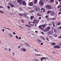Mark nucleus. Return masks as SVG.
<instances>
[{"instance_id": "1", "label": "nucleus", "mask_w": 61, "mask_h": 61, "mask_svg": "<svg viewBox=\"0 0 61 61\" xmlns=\"http://www.w3.org/2000/svg\"><path fill=\"white\" fill-rule=\"evenodd\" d=\"M50 26H48L47 27V28L45 30H44V31L45 32H48V31H49L50 29Z\"/></svg>"}, {"instance_id": "41", "label": "nucleus", "mask_w": 61, "mask_h": 61, "mask_svg": "<svg viewBox=\"0 0 61 61\" xmlns=\"http://www.w3.org/2000/svg\"><path fill=\"white\" fill-rule=\"evenodd\" d=\"M46 40H48V41H49V40H49V39L47 37L46 38Z\"/></svg>"}, {"instance_id": "11", "label": "nucleus", "mask_w": 61, "mask_h": 61, "mask_svg": "<svg viewBox=\"0 0 61 61\" xmlns=\"http://www.w3.org/2000/svg\"><path fill=\"white\" fill-rule=\"evenodd\" d=\"M28 4L30 6H32L33 5V3L32 2H30L28 3Z\"/></svg>"}, {"instance_id": "60", "label": "nucleus", "mask_w": 61, "mask_h": 61, "mask_svg": "<svg viewBox=\"0 0 61 61\" xmlns=\"http://www.w3.org/2000/svg\"><path fill=\"white\" fill-rule=\"evenodd\" d=\"M41 19V17H39V19Z\"/></svg>"}, {"instance_id": "44", "label": "nucleus", "mask_w": 61, "mask_h": 61, "mask_svg": "<svg viewBox=\"0 0 61 61\" xmlns=\"http://www.w3.org/2000/svg\"><path fill=\"white\" fill-rule=\"evenodd\" d=\"M7 7L8 8V9H10V7L8 6H7Z\"/></svg>"}, {"instance_id": "46", "label": "nucleus", "mask_w": 61, "mask_h": 61, "mask_svg": "<svg viewBox=\"0 0 61 61\" xmlns=\"http://www.w3.org/2000/svg\"><path fill=\"white\" fill-rule=\"evenodd\" d=\"M31 23H33L34 24H35V21H34V22H31Z\"/></svg>"}, {"instance_id": "27", "label": "nucleus", "mask_w": 61, "mask_h": 61, "mask_svg": "<svg viewBox=\"0 0 61 61\" xmlns=\"http://www.w3.org/2000/svg\"><path fill=\"white\" fill-rule=\"evenodd\" d=\"M59 5L57 6V8H60L61 7V5Z\"/></svg>"}, {"instance_id": "63", "label": "nucleus", "mask_w": 61, "mask_h": 61, "mask_svg": "<svg viewBox=\"0 0 61 61\" xmlns=\"http://www.w3.org/2000/svg\"><path fill=\"white\" fill-rule=\"evenodd\" d=\"M27 46H28V47H30V46H29V45L28 44L27 45Z\"/></svg>"}, {"instance_id": "29", "label": "nucleus", "mask_w": 61, "mask_h": 61, "mask_svg": "<svg viewBox=\"0 0 61 61\" xmlns=\"http://www.w3.org/2000/svg\"><path fill=\"white\" fill-rule=\"evenodd\" d=\"M51 12V11H47V14H49V13H50Z\"/></svg>"}, {"instance_id": "56", "label": "nucleus", "mask_w": 61, "mask_h": 61, "mask_svg": "<svg viewBox=\"0 0 61 61\" xmlns=\"http://www.w3.org/2000/svg\"><path fill=\"white\" fill-rule=\"evenodd\" d=\"M61 14V12H60L58 14V15H60V14Z\"/></svg>"}, {"instance_id": "20", "label": "nucleus", "mask_w": 61, "mask_h": 61, "mask_svg": "<svg viewBox=\"0 0 61 61\" xmlns=\"http://www.w3.org/2000/svg\"><path fill=\"white\" fill-rule=\"evenodd\" d=\"M34 22H35V23H38V21L36 20H34Z\"/></svg>"}, {"instance_id": "22", "label": "nucleus", "mask_w": 61, "mask_h": 61, "mask_svg": "<svg viewBox=\"0 0 61 61\" xmlns=\"http://www.w3.org/2000/svg\"><path fill=\"white\" fill-rule=\"evenodd\" d=\"M37 15L38 16H41L42 15H40V14L39 13H38L37 14Z\"/></svg>"}, {"instance_id": "24", "label": "nucleus", "mask_w": 61, "mask_h": 61, "mask_svg": "<svg viewBox=\"0 0 61 61\" xmlns=\"http://www.w3.org/2000/svg\"><path fill=\"white\" fill-rule=\"evenodd\" d=\"M50 2L51 3H53L54 2V0H50Z\"/></svg>"}, {"instance_id": "9", "label": "nucleus", "mask_w": 61, "mask_h": 61, "mask_svg": "<svg viewBox=\"0 0 61 61\" xmlns=\"http://www.w3.org/2000/svg\"><path fill=\"white\" fill-rule=\"evenodd\" d=\"M9 5H10V6L11 7H14L15 6L13 5V4H12L11 3H9Z\"/></svg>"}, {"instance_id": "64", "label": "nucleus", "mask_w": 61, "mask_h": 61, "mask_svg": "<svg viewBox=\"0 0 61 61\" xmlns=\"http://www.w3.org/2000/svg\"><path fill=\"white\" fill-rule=\"evenodd\" d=\"M44 9H43V8H41V10H43Z\"/></svg>"}, {"instance_id": "62", "label": "nucleus", "mask_w": 61, "mask_h": 61, "mask_svg": "<svg viewBox=\"0 0 61 61\" xmlns=\"http://www.w3.org/2000/svg\"><path fill=\"white\" fill-rule=\"evenodd\" d=\"M19 39H21V38L20 37H19Z\"/></svg>"}, {"instance_id": "23", "label": "nucleus", "mask_w": 61, "mask_h": 61, "mask_svg": "<svg viewBox=\"0 0 61 61\" xmlns=\"http://www.w3.org/2000/svg\"><path fill=\"white\" fill-rule=\"evenodd\" d=\"M3 27V28H5V29H8V30H10V29H9V28H6L4 27Z\"/></svg>"}, {"instance_id": "16", "label": "nucleus", "mask_w": 61, "mask_h": 61, "mask_svg": "<svg viewBox=\"0 0 61 61\" xmlns=\"http://www.w3.org/2000/svg\"><path fill=\"white\" fill-rule=\"evenodd\" d=\"M34 17L33 16H32L30 17V18L31 20H32L34 18Z\"/></svg>"}, {"instance_id": "15", "label": "nucleus", "mask_w": 61, "mask_h": 61, "mask_svg": "<svg viewBox=\"0 0 61 61\" xmlns=\"http://www.w3.org/2000/svg\"><path fill=\"white\" fill-rule=\"evenodd\" d=\"M41 40L39 39H37V41L39 43H40Z\"/></svg>"}, {"instance_id": "51", "label": "nucleus", "mask_w": 61, "mask_h": 61, "mask_svg": "<svg viewBox=\"0 0 61 61\" xmlns=\"http://www.w3.org/2000/svg\"><path fill=\"white\" fill-rule=\"evenodd\" d=\"M43 12H45V9H43Z\"/></svg>"}, {"instance_id": "59", "label": "nucleus", "mask_w": 61, "mask_h": 61, "mask_svg": "<svg viewBox=\"0 0 61 61\" xmlns=\"http://www.w3.org/2000/svg\"><path fill=\"white\" fill-rule=\"evenodd\" d=\"M41 45H43V43H41Z\"/></svg>"}, {"instance_id": "17", "label": "nucleus", "mask_w": 61, "mask_h": 61, "mask_svg": "<svg viewBox=\"0 0 61 61\" xmlns=\"http://www.w3.org/2000/svg\"><path fill=\"white\" fill-rule=\"evenodd\" d=\"M23 13H22L21 14H19V15L20 16H23Z\"/></svg>"}, {"instance_id": "6", "label": "nucleus", "mask_w": 61, "mask_h": 61, "mask_svg": "<svg viewBox=\"0 0 61 61\" xmlns=\"http://www.w3.org/2000/svg\"><path fill=\"white\" fill-rule=\"evenodd\" d=\"M21 4L23 5H26V2H25V1L23 0H22V1Z\"/></svg>"}, {"instance_id": "35", "label": "nucleus", "mask_w": 61, "mask_h": 61, "mask_svg": "<svg viewBox=\"0 0 61 61\" xmlns=\"http://www.w3.org/2000/svg\"><path fill=\"white\" fill-rule=\"evenodd\" d=\"M54 31L55 33H56V32L57 31V30H56L55 29L54 30Z\"/></svg>"}, {"instance_id": "33", "label": "nucleus", "mask_w": 61, "mask_h": 61, "mask_svg": "<svg viewBox=\"0 0 61 61\" xmlns=\"http://www.w3.org/2000/svg\"><path fill=\"white\" fill-rule=\"evenodd\" d=\"M23 51L25 52V51H26V49H23Z\"/></svg>"}, {"instance_id": "25", "label": "nucleus", "mask_w": 61, "mask_h": 61, "mask_svg": "<svg viewBox=\"0 0 61 61\" xmlns=\"http://www.w3.org/2000/svg\"><path fill=\"white\" fill-rule=\"evenodd\" d=\"M30 13H32L33 12H34L35 11L34 10H31V11H30Z\"/></svg>"}, {"instance_id": "5", "label": "nucleus", "mask_w": 61, "mask_h": 61, "mask_svg": "<svg viewBox=\"0 0 61 61\" xmlns=\"http://www.w3.org/2000/svg\"><path fill=\"white\" fill-rule=\"evenodd\" d=\"M54 48H57V49H59L60 48V47L59 46H53Z\"/></svg>"}, {"instance_id": "53", "label": "nucleus", "mask_w": 61, "mask_h": 61, "mask_svg": "<svg viewBox=\"0 0 61 61\" xmlns=\"http://www.w3.org/2000/svg\"><path fill=\"white\" fill-rule=\"evenodd\" d=\"M48 15H47L46 16V18H48L47 17H48Z\"/></svg>"}, {"instance_id": "19", "label": "nucleus", "mask_w": 61, "mask_h": 61, "mask_svg": "<svg viewBox=\"0 0 61 61\" xmlns=\"http://www.w3.org/2000/svg\"><path fill=\"white\" fill-rule=\"evenodd\" d=\"M25 26H27V27H31V26L27 24H26Z\"/></svg>"}, {"instance_id": "57", "label": "nucleus", "mask_w": 61, "mask_h": 61, "mask_svg": "<svg viewBox=\"0 0 61 61\" xmlns=\"http://www.w3.org/2000/svg\"><path fill=\"white\" fill-rule=\"evenodd\" d=\"M21 47V46H19L18 47V48H20Z\"/></svg>"}, {"instance_id": "3", "label": "nucleus", "mask_w": 61, "mask_h": 61, "mask_svg": "<svg viewBox=\"0 0 61 61\" xmlns=\"http://www.w3.org/2000/svg\"><path fill=\"white\" fill-rule=\"evenodd\" d=\"M46 7L47 9L50 10L52 9V6L50 5H47L46 6Z\"/></svg>"}, {"instance_id": "43", "label": "nucleus", "mask_w": 61, "mask_h": 61, "mask_svg": "<svg viewBox=\"0 0 61 61\" xmlns=\"http://www.w3.org/2000/svg\"><path fill=\"white\" fill-rule=\"evenodd\" d=\"M56 18H53V20H56Z\"/></svg>"}, {"instance_id": "14", "label": "nucleus", "mask_w": 61, "mask_h": 61, "mask_svg": "<svg viewBox=\"0 0 61 61\" xmlns=\"http://www.w3.org/2000/svg\"><path fill=\"white\" fill-rule=\"evenodd\" d=\"M53 36L55 37H57V36L58 35L57 34H55L53 35Z\"/></svg>"}, {"instance_id": "21", "label": "nucleus", "mask_w": 61, "mask_h": 61, "mask_svg": "<svg viewBox=\"0 0 61 61\" xmlns=\"http://www.w3.org/2000/svg\"><path fill=\"white\" fill-rule=\"evenodd\" d=\"M39 28H40V29H43V27L40 26H39Z\"/></svg>"}, {"instance_id": "42", "label": "nucleus", "mask_w": 61, "mask_h": 61, "mask_svg": "<svg viewBox=\"0 0 61 61\" xmlns=\"http://www.w3.org/2000/svg\"><path fill=\"white\" fill-rule=\"evenodd\" d=\"M0 8H3V7L1 6H0Z\"/></svg>"}, {"instance_id": "50", "label": "nucleus", "mask_w": 61, "mask_h": 61, "mask_svg": "<svg viewBox=\"0 0 61 61\" xmlns=\"http://www.w3.org/2000/svg\"><path fill=\"white\" fill-rule=\"evenodd\" d=\"M9 50L10 52V51H11V49L9 48Z\"/></svg>"}, {"instance_id": "26", "label": "nucleus", "mask_w": 61, "mask_h": 61, "mask_svg": "<svg viewBox=\"0 0 61 61\" xmlns=\"http://www.w3.org/2000/svg\"><path fill=\"white\" fill-rule=\"evenodd\" d=\"M40 37L41 38H42L43 39H44V40H45V38H44V37H43V36H41Z\"/></svg>"}, {"instance_id": "13", "label": "nucleus", "mask_w": 61, "mask_h": 61, "mask_svg": "<svg viewBox=\"0 0 61 61\" xmlns=\"http://www.w3.org/2000/svg\"><path fill=\"white\" fill-rule=\"evenodd\" d=\"M37 1H38V0H35L34 2V4H36V3H37Z\"/></svg>"}, {"instance_id": "48", "label": "nucleus", "mask_w": 61, "mask_h": 61, "mask_svg": "<svg viewBox=\"0 0 61 61\" xmlns=\"http://www.w3.org/2000/svg\"><path fill=\"white\" fill-rule=\"evenodd\" d=\"M50 20H53V18H51L50 19Z\"/></svg>"}, {"instance_id": "39", "label": "nucleus", "mask_w": 61, "mask_h": 61, "mask_svg": "<svg viewBox=\"0 0 61 61\" xmlns=\"http://www.w3.org/2000/svg\"><path fill=\"white\" fill-rule=\"evenodd\" d=\"M47 20H49V17H48L46 18Z\"/></svg>"}, {"instance_id": "10", "label": "nucleus", "mask_w": 61, "mask_h": 61, "mask_svg": "<svg viewBox=\"0 0 61 61\" xmlns=\"http://www.w3.org/2000/svg\"><path fill=\"white\" fill-rule=\"evenodd\" d=\"M26 14L25 13H23V17H27V16Z\"/></svg>"}, {"instance_id": "47", "label": "nucleus", "mask_w": 61, "mask_h": 61, "mask_svg": "<svg viewBox=\"0 0 61 61\" xmlns=\"http://www.w3.org/2000/svg\"><path fill=\"white\" fill-rule=\"evenodd\" d=\"M58 29H61V26L58 28Z\"/></svg>"}, {"instance_id": "49", "label": "nucleus", "mask_w": 61, "mask_h": 61, "mask_svg": "<svg viewBox=\"0 0 61 61\" xmlns=\"http://www.w3.org/2000/svg\"><path fill=\"white\" fill-rule=\"evenodd\" d=\"M4 12L3 11H2L0 10V13H3Z\"/></svg>"}, {"instance_id": "40", "label": "nucleus", "mask_w": 61, "mask_h": 61, "mask_svg": "<svg viewBox=\"0 0 61 61\" xmlns=\"http://www.w3.org/2000/svg\"><path fill=\"white\" fill-rule=\"evenodd\" d=\"M52 45H53V46H55V43H53L51 44Z\"/></svg>"}, {"instance_id": "18", "label": "nucleus", "mask_w": 61, "mask_h": 61, "mask_svg": "<svg viewBox=\"0 0 61 61\" xmlns=\"http://www.w3.org/2000/svg\"><path fill=\"white\" fill-rule=\"evenodd\" d=\"M42 59H46V58L44 57H42V58H41V61H43V60H42Z\"/></svg>"}, {"instance_id": "12", "label": "nucleus", "mask_w": 61, "mask_h": 61, "mask_svg": "<svg viewBox=\"0 0 61 61\" xmlns=\"http://www.w3.org/2000/svg\"><path fill=\"white\" fill-rule=\"evenodd\" d=\"M55 12H51V16H53V15H55Z\"/></svg>"}, {"instance_id": "34", "label": "nucleus", "mask_w": 61, "mask_h": 61, "mask_svg": "<svg viewBox=\"0 0 61 61\" xmlns=\"http://www.w3.org/2000/svg\"><path fill=\"white\" fill-rule=\"evenodd\" d=\"M56 5H58V2H57V1H56Z\"/></svg>"}, {"instance_id": "32", "label": "nucleus", "mask_w": 61, "mask_h": 61, "mask_svg": "<svg viewBox=\"0 0 61 61\" xmlns=\"http://www.w3.org/2000/svg\"><path fill=\"white\" fill-rule=\"evenodd\" d=\"M35 55H36V56H42V55L40 54V55H39V54H35Z\"/></svg>"}, {"instance_id": "61", "label": "nucleus", "mask_w": 61, "mask_h": 61, "mask_svg": "<svg viewBox=\"0 0 61 61\" xmlns=\"http://www.w3.org/2000/svg\"><path fill=\"white\" fill-rule=\"evenodd\" d=\"M10 36L12 37V35L11 34H10Z\"/></svg>"}, {"instance_id": "28", "label": "nucleus", "mask_w": 61, "mask_h": 61, "mask_svg": "<svg viewBox=\"0 0 61 61\" xmlns=\"http://www.w3.org/2000/svg\"><path fill=\"white\" fill-rule=\"evenodd\" d=\"M61 24V23L60 22H59L58 23L57 25H60Z\"/></svg>"}, {"instance_id": "54", "label": "nucleus", "mask_w": 61, "mask_h": 61, "mask_svg": "<svg viewBox=\"0 0 61 61\" xmlns=\"http://www.w3.org/2000/svg\"><path fill=\"white\" fill-rule=\"evenodd\" d=\"M41 34H44V32H41Z\"/></svg>"}, {"instance_id": "58", "label": "nucleus", "mask_w": 61, "mask_h": 61, "mask_svg": "<svg viewBox=\"0 0 61 61\" xmlns=\"http://www.w3.org/2000/svg\"><path fill=\"white\" fill-rule=\"evenodd\" d=\"M60 11L61 12V8L60 9Z\"/></svg>"}, {"instance_id": "8", "label": "nucleus", "mask_w": 61, "mask_h": 61, "mask_svg": "<svg viewBox=\"0 0 61 61\" xmlns=\"http://www.w3.org/2000/svg\"><path fill=\"white\" fill-rule=\"evenodd\" d=\"M53 33V31L52 30H50L48 32V33L50 34H52Z\"/></svg>"}, {"instance_id": "7", "label": "nucleus", "mask_w": 61, "mask_h": 61, "mask_svg": "<svg viewBox=\"0 0 61 61\" xmlns=\"http://www.w3.org/2000/svg\"><path fill=\"white\" fill-rule=\"evenodd\" d=\"M23 0H18V2L21 5V4H22V3Z\"/></svg>"}, {"instance_id": "45", "label": "nucleus", "mask_w": 61, "mask_h": 61, "mask_svg": "<svg viewBox=\"0 0 61 61\" xmlns=\"http://www.w3.org/2000/svg\"><path fill=\"white\" fill-rule=\"evenodd\" d=\"M52 24L53 25V27H55V24H54V23H53Z\"/></svg>"}, {"instance_id": "31", "label": "nucleus", "mask_w": 61, "mask_h": 61, "mask_svg": "<svg viewBox=\"0 0 61 61\" xmlns=\"http://www.w3.org/2000/svg\"><path fill=\"white\" fill-rule=\"evenodd\" d=\"M23 48H21L20 49V51H22V52L23 51Z\"/></svg>"}, {"instance_id": "37", "label": "nucleus", "mask_w": 61, "mask_h": 61, "mask_svg": "<svg viewBox=\"0 0 61 61\" xmlns=\"http://www.w3.org/2000/svg\"><path fill=\"white\" fill-rule=\"evenodd\" d=\"M15 37H16L17 39H18V36H16Z\"/></svg>"}, {"instance_id": "55", "label": "nucleus", "mask_w": 61, "mask_h": 61, "mask_svg": "<svg viewBox=\"0 0 61 61\" xmlns=\"http://www.w3.org/2000/svg\"><path fill=\"white\" fill-rule=\"evenodd\" d=\"M13 35H15V32H13Z\"/></svg>"}, {"instance_id": "52", "label": "nucleus", "mask_w": 61, "mask_h": 61, "mask_svg": "<svg viewBox=\"0 0 61 61\" xmlns=\"http://www.w3.org/2000/svg\"><path fill=\"white\" fill-rule=\"evenodd\" d=\"M29 24L30 25H32V24H31L30 23H29Z\"/></svg>"}, {"instance_id": "38", "label": "nucleus", "mask_w": 61, "mask_h": 61, "mask_svg": "<svg viewBox=\"0 0 61 61\" xmlns=\"http://www.w3.org/2000/svg\"><path fill=\"white\" fill-rule=\"evenodd\" d=\"M58 38H61V36H59L58 37Z\"/></svg>"}, {"instance_id": "4", "label": "nucleus", "mask_w": 61, "mask_h": 61, "mask_svg": "<svg viewBox=\"0 0 61 61\" xmlns=\"http://www.w3.org/2000/svg\"><path fill=\"white\" fill-rule=\"evenodd\" d=\"M34 8H35V10H36V11H37V12H39V11H40V9H39V8L37 6L35 7Z\"/></svg>"}, {"instance_id": "30", "label": "nucleus", "mask_w": 61, "mask_h": 61, "mask_svg": "<svg viewBox=\"0 0 61 61\" xmlns=\"http://www.w3.org/2000/svg\"><path fill=\"white\" fill-rule=\"evenodd\" d=\"M41 26H42V27H45L46 26V25H41Z\"/></svg>"}, {"instance_id": "2", "label": "nucleus", "mask_w": 61, "mask_h": 61, "mask_svg": "<svg viewBox=\"0 0 61 61\" xmlns=\"http://www.w3.org/2000/svg\"><path fill=\"white\" fill-rule=\"evenodd\" d=\"M44 2L42 0H40V2H39V4L41 6H43L44 5Z\"/></svg>"}, {"instance_id": "36", "label": "nucleus", "mask_w": 61, "mask_h": 61, "mask_svg": "<svg viewBox=\"0 0 61 61\" xmlns=\"http://www.w3.org/2000/svg\"><path fill=\"white\" fill-rule=\"evenodd\" d=\"M19 9L21 11H22V8L21 7L19 8Z\"/></svg>"}]
</instances>
